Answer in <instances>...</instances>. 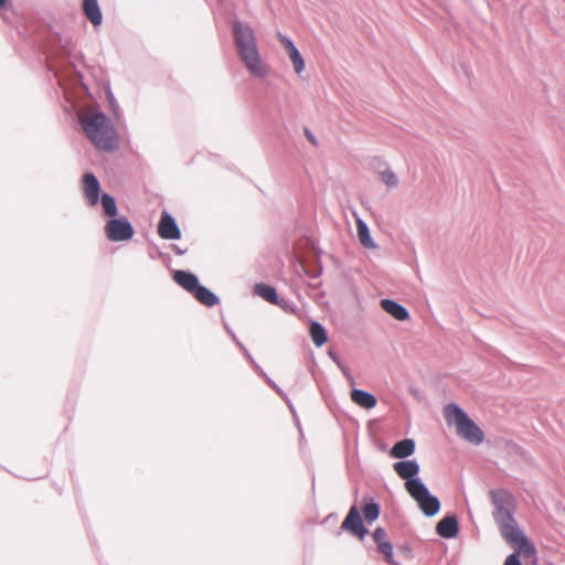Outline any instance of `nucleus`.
Instances as JSON below:
<instances>
[{"label":"nucleus","mask_w":565,"mask_h":565,"mask_svg":"<svg viewBox=\"0 0 565 565\" xmlns=\"http://www.w3.org/2000/svg\"><path fill=\"white\" fill-rule=\"evenodd\" d=\"M393 469L397 476L405 481L407 492L424 483L419 478L420 467L416 459L396 461L393 463Z\"/></svg>","instance_id":"nucleus-6"},{"label":"nucleus","mask_w":565,"mask_h":565,"mask_svg":"<svg viewBox=\"0 0 565 565\" xmlns=\"http://www.w3.org/2000/svg\"><path fill=\"white\" fill-rule=\"evenodd\" d=\"M280 302L282 303V306H280V307H281L284 310H286V311H287V310H288V308H289V303H288V301H287V300H285V299H280Z\"/></svg>","instance_id":"nucleus-35"},{"label":"nucleus","mask_w":565,"mask_h":565,"mask_svg":"<svg viewBox=\"0 0 565 565\" xmlns=\"http://www.w3.org/2000/svg\"><path fill=\"white\" fill-rule=\"evenodd\" d=\"M83 11L93 25L97 26L102 24L103 13L97 0H84Z\"/></svg>","instance_id":"nucleus-16"},{"label":"nucleus","mask_w":565,"mask_h":565,"mask_svg":"<svg viewBox=\"0 0 565 565\" xmlns=\"http://www.w3.org/2000/svg\"><path fill=\"white\" fill-rule=\"evenodd\" d=\"M260 374L266 379L267 383L287 402L290 411L294 413V406L289 401L288 396L286 395V393L271 379H269L264 371Z\"/></svg>","instance_id":"nucleus-26"},{"label":"nucleus","mask_w":565,"mask_h":565,"mask_svg":"<svg viewBox=\"0 0 565 565\" xmlns=\"http://www.w3.org/2000/svg\"><path fill=\"white\" fill-rule=\"evenodd\" d=\"M373 540L388 564L398 565L393 557V545L386 540V532L383 527L379 526L373 532Z\"/></svg>","instance_id":"nucleus-12"},{"label":"nucleus","mask_w":565,"mask_h":565,"mask_svg":"<svg viewBox=\"0 0 565 565\" xmlns=\"http://www.w3.org/2000/svg\"><path fill=\"white\" fill-rule=\"evenodd\" d=\"M356 230H358V236H359L360 243L364 247H366V248H375L376 247V245L371 236L370 228L363 220L359 218L356 221Z\"/></svg>","instance_id":"nucleus-20"},{"label":"nucleus","mask_w":565,"mask_h":565,"mask_svg":"<svg viewBox=\"0 0 565 565\" xmlns=\"http://www.w3.org/2000/svg\"><path fill=\"white\" fill-rule=\"evenodd\" d=\"M320 274H321V268H320L317 273H312V274L310 275V277H312V278H317V277H319V275H320Z\"/></svg>","instance_id":"nucleus-36"},{"label":"nucleus","mask_w":565,"mask_h":565,"mask_svg":"<svg viewBox=\"0 0 565 565\" xmlns=\"http://www.w3.org/2000/svg\"><path fill=\"white\" fill-rule=\"evenodd\" d=\"M242 352L244 353V355L248 359V361L254 365V367L259 372V373H263V370L262 367L254 361L253 356L250 355L249 351L247 350L246 347H244L242 349Z\"/></svg>","instance_id":"nucleus-29"},{"label":"nucleus","mask_w":565,"mask_h":565,"mask_svg":"<svg viewBox=\"0 0 565 565\" xmlns=\"http://www.w3.org/2000/svg\"><path fill=\"white\" fill-rule=\"evenodd\" d=\"M278 40L281 43V45L286 49L287 53H289L291 50L297 49L292 40H290L288 36L281 33H278Z\"/></svg>","instance_id":"nucleus-28"},{"label":"nucleus","mask_w":565,"mask_h":565,"mask_svg":"<svg viewBox=\"0 0 565 565\" xmlns=\"http://www.w3.org/2000/svg\"><path fill=\"white\" fill-rule=\"evenodd\" d=\"M408 494L417 502L418 508L427 518L436 515L440 510L439 499L431 494L425 483L408 491Z\"/></svg>","instance_id":"nucleus-5"},{"label":"nucleus","mask_w":565,"mask_h":565,"mask_svg":"<svg viewBox=\"0 0 565 565\" xmlns=\"http://www.w3.org/2000/svg\"><path fill=\"white\" fill-rule=\"evenodd\" d=\"M289 58L294 65L295 72L299 75L303 72L306 63L305 58L302 57L300 51L298 49L291 50L289 53Z\"/></svg>","instance_id":"nucleus-24"},{"label":"nucleus","mask_w":565,"mask_h":565,"mask_svg":"<svg viewBox=\"0 0 565 565\" xmlns=\"http://www.w3.org/2000/svg\"><path fill=\"white\" fill-rule=\"evenodd\" d=\"M234 45L238 57L254 77L264 78L269 67L262 61L254 30L246 23L235 20L232 23Z\"/></svg>","instance_id":"nucleus-2"},{"label":"nucleus","mask_w":565,"mask_h":565,"mask_svg":"<svg viewBox=\"0 0 565 565\" xmlns=\"http://www.w3.org/2000/svg\"><path fill=\"white\" fill-rule=\"evenodd\" d=\"M341 529L351 532L359 539H363L367 534L369 530L364 526L360 511L355 504L350 508L342 522Z\"/></svg>","instance_id":"nucleus-8"},{"label":"nucleus","mask_w":565,"mask_h":565,"mask_svg":"<svg viewBox=\"0 0 565 565\" xmlns=\"http://www.w3.org/2000/svg\"><path fill=\"white\" fill-rule=\"evenodd\" d=\"M363 514L369 523L376 521L381 514V507L372 498H364Z\"/></svg>","instance_id":"nucleus-22"},{"label":"nucleus","mask_w":565,"mask_h":565,"mask_svg":"<svg viewBox=\"0 0 565 565\" xmlns=\"http://www.w3.org/2000/svg\"><path fill=\"white\" fill-rule=\"evenodd\" d=\"M493 505L492 516L500 530L501 536L518 552H523V556L533 557L536 555L534 544L526 537L519 527L514 518L516 511V501L513 494L502 488L492 489L489 492Z\"/></svg>","instance_id":"nucleus-1"},{"label":"nucleus","mask_w":565,"mask_h":565,"mask_svg":"<svg viewBox=\"0 0 565 565\" xmlns=\"http://www.w3.org/2000/svg\"><path fill=\"white\" fill-rule=\"evenodd\" d=\"M310 337L316 347L320 348L328 341V334L324 327L318 322L310 323Z\"/></svg>","instance_id":"nucleus-21"},{"label":"nucleus","mask_w":565,"mask_h":565,"mask_svg":"<svg viewBox=\"0 0 565 565\" xmlns=\"http://www.w3.org/2000/svg\"><path fill=\"white\" fill-rule=\"evenodd\" d=\"M381 308L398 321H406L411 317L405 306L392 299H382Z\"/></svg>","instance_id":"nucleus-13"},{"label":"nucleus","mask_w":565,"mask_h":565,"mask_svg":"<svg viewBox=\"0 0 565 565\" xmlns=\"http://www.w3.org/2000/svg\"><path fill=\"white\" fill-rule=\"evenodd\" d=\"M416 449L414 439L405 438L402 439L391 448L390 456L396 459H406L411 457Z\"/></svg>","instance_id":"nucleus-15"},{"label":"nucleus","mask_w":565,"mask_h":565,"mask_svg":"<svg viewBox=\"0 0 565 565\" xmlns=\"http://www.w3.org/2000/svg\"><path fill=\"white\" fill-rule=\"evenodd\" d=\"M192 296L202 305L206 307H214L220 302V298L209 288L199 284V288H196Z\"/></svg>","instance_id":"nucleus-19"},{"label":"nucleus","mask_w":565,"mask_h":565,"mask_svg":"<svg viewBox=\"0 0 565 565\" xmlns=\"http://www.w3.org/2000/svg\"><path fill=\"white\" fill-rule=\"evenodd\" d=\"M237 347L242 350L245 345L239 341V342L237 343Z\"/></svg>","instance_id":"nucleus-41"},{"label":"nucleus","mask_w":565,"mask_h":565,"mask_svg":"<svg viewBox=\"0 0 565 565\" xmlns=\"http://www.w3.org/2000/svg\"><path fill=\"white\" fill-rule=\"evenodd\" d=\"M242 352L244 353V355L248 359V361L254 365V367L259 372V373H263V370L262 367L254 361L253 356L250 355L249 351L247 350L246 347H244L242 349Z\"/></svg>","instance_id":"nucleus-31"},{"label":"nucleus","mask_w":565,"mask_h":565,"mask_svg":"<svg viewBox=\"0 0 565 565\" xmlns=\"http://www.w3.org/2000/svg\"><path fill=\"white\" fill-rule=\"evenodd\" d=\"M351 399L358 404L359 406L371 409L376 406L377 399L376 397L364 390L353 388L351 392Z\"/></svg>","instance_id":"nucleus-17"},{"label":"nucleus","mask_w":565,"mask_h":565,"mask_svg":"<svg viewBox=\"0 0 565 565\" xmlns=\"http://www.w3.org/2000/svg\"><path fill=\"white\" fill-rule=\"evenodd\" d=\"M233 340L235 341V343L237 344L239 342V340L237 339V337L233 333V332H230Z\"/></svg>","instance_id":"nucleus-37"},{"label":"nucleus","mask_w":565,"mask_h":565,"mask_svg":"<svg viewBox=\"0 0 565 565\" xmlns=\"http://www.w3.org/2000/svg\"><path fill=\"white\" fill-rule=\"evenodd\" d=\"M109 100L111 104H114V102H115V98H114V95L111 94V92H109Z\"/></svg>","instance_id":"nucleus-40"},{"label":"nucleus","mask_w":565,"mask_h":565,"mask_svg":"<svg viewBox=\"0 0 565 565\" xmlns=\"http://www.w3.org/2000/svg\"><path fill=\"white\" fill-rule=\"evenodd\" d=\"M254 292L269 303L282 306L276 288L270 285L263 282L256 284L254 287Z\"/></svg>","instance_id":"nucleus-18"},{"label":"nucleus","mask_w":565,"mask_h":565,"mask_svg":"<svg viewBox=\"0 0 565 565\" xmlns=\"http://www.w3.org/2000/svg\"><path fill=\"white\" fill-rule=\"evenodd\" d=\"M173 279L174 281L181 286L183 289H185L191 295L193 291L199 288V278L191 271L186 270H175L173 273Z\"/></svg>","instance_id":"nucleus-14"},{"label":"nucleus","mask_w":565,"mask_h":565,"mask_svg":"<svg viewBox=\"0 0 565 565\" xmlns=\"http://www.w3.org/2000/svg\"><path fill=\"white\" fill-rule=\"evenodd\" d=\"M84 193L89 205L95 206L100 198V183L97 177L92 172H86L83 175Z\"/></svg>","instance_id":"nucleus-10"},{"label":"nucleus","mask_w":565,"mask_h":565,"mask_svg":"<svg viewBox=\"0 0 565 565\" xmlns=\"http://www.w3.org/2000/svg\"><path fill=\"white\" fill-rule=\"evenodd\" d=\"M175 252L177 254H183V250H181L180 248H177Z\"/></svg>","instance_id":"nucleus-42"},{"label":"nucleus","mask_w":565,"mask_h":565,"mask_svg":"<svg viewBox=\"0 0 565 565\" xmlns=\"http://www.w3.org/2000/svg\"><path fill=\"white\" fill-rule=\"evenodd\" d=\"M436 533L444 539H454L459 533V522L456 514L445 515L436 525Z\"/></svg>","instance_id":"nucleus-11"},{"label":"nucleus","mask_w":565,"mask_h":565,"mask_svg":"<svg viewBox=\"0 0 565 565\" xmlns=\"http://www.w3.org/2000/svg\"><path fill=\"white\" fill-rule=\"evenodd\" d=\"M341 371L343 372V374L348 377V380L353 384L354 383V379L353 376L350 374V371L347 366L342 365L340 366Z\"/></svg>","instance_id":"nucleus-34"},{"label":"nucleus","mask_w":565,"mask_h":565,"mask_svg":"<svg viewBox=\"0 0 565 565\" xmlns=\"http://www.w3.org/2000/svg\"><path fill=\"white\" fill-rule=\"evenodd\" d=\"M381 181L390 189L398 185V179L390 168L381 172Z\"/></svg>","instance_id":"nucleus-25"},{"label":"nucleus","mask_w":565,"mask_h":565,"mask_svg":"<svg viewBox=\"0 0 565 565\" xmlns=\"http://www.w3.org/2000/svg\"><path fill=\"white\" fill-rule=\"evenodd\" d=\"M87 138L102 150H113L117 136L111 121L103 111L93 113L81 120Z\"/></svg>","instance_id":"nucleus-3"},{"label":"nucleus","mask_w":565,"mask_h":565,"mask_svg":"<svg viewBox=\"0 0 565 565\" xmlns=\"http://www.w3.org/2000/svg\"><path fill=\"white\" fill-rule=\"evenodd\" d=\"M514 550V553H511L510 555L507 556L503 565H522L520 554H523V552H518L516 548Z\"/></svg>","instance_id":"nucleus-27"},{"label":"nucleus","mask_w":565,"mask_h":565,"mask_svg":"<svg viewBox=\"0 0 565 565\" xmlns=\"http://www.w3.org/2000/svg\"><path fill=\"white\" fill-rule=\"evenodd\" d=\"M99 201L106 215H108L110 218L117 216L118 207L116 200L113 195L108 193H103L99 198Z\"/></svg>","instance_id":"nucleus-23"},{"label":"nucleus","mask_w":565,"mask_h":565,"mask_svg":"<svg viewBox=\"0 0 565 565\" xmlns=\"http://www.w3.org/2000/svg\"><path fill=\"white\" fill-rule=\"evenodd\" d=\"M8 0H0V9L4 8Z\"/></svg>","instance_id":"nucleus-39"},{"label":"nucleus","mask_w":565,"mask_h":565,"mask_svg":"<svg viewBox=\"0 0 565 565\" xmlns=\"http://www.w3.org/2000/svg\"><path fill=\"white\" fill-rule=\"evenodd\" d=\"M444 415L449 425L456 424L457 435L459 437L475 446L483 443L484 434L482 429L459 405L455 403L447 404L444 409Z\"/></svg>","instance_id":"nucleus-4"},{"label":"nucleus","mask_w":565,"mask_h":565,"mask_svg":"<svg viewBox=\"0 0 565 565\" xmlns=\"http://www.w3.org/2000/svg\"><path fill=\"white\" fill-rule=\"evenodd\" d=\"M329 356L332 359V361L338 365V367L342 366L343 363L340 360V358L332 351H329Z\"/></svg>","instance_id":"nucleus-33"},{"label":"nucleus","mask_w":565,"mask_h":565,"mask_svg":"<svg viewBox=\"0 0 565 565\" xmlns=\"http://www.w3.org/2000/svg\"><path fill=\"white\" fill-rule=\"evenodd\" d=\"M105 234L111 242L129 241L135 235V228L127 216H115L106 223Z\"/></svg>","instance_id":"nucleus-7"},{"label":"nucleus","mask_w":565,"mask_h":565,"mask_svg":"<svg viewBox=\"0 0 565 565\" xmlns=\"http://www.w3.org/2000/svg\"><path fill=\"white\" fill-rule=\"evenodd\" d=\"M158 234L163 239H179L181 230L175 218L167 211H163L158 224Z\"/></svg>","instance_id":"nucleus-9"},{"label":"nucleus","mask_w":565,"mask_h":565,"mask_svg":"<svg viewBox=\"0 0 565 565\" xmlns=\"http://www.w3.org/2000/svg\"><path fill=\"white\" fill-rule=\"evenodd\" d=\"M242 352L244 353V355L248 359V361L254 365V367L259 372V373H263V370L262 367L254 361L253 356L250 355L249 351L247 350L246 347H244L242 349Z\"/></svg>","instance_id":"nucleus-30"},{"label":"nucleus","mask_w":565,"mask_h":565,"mask_svg":"<svg viewBox=\"0 0 565 565\" xmlns=\"http://www.w3.org/2000/svg\"><path fill=\"white\" fill-rule=\"evenodd\" d=\"M305 136L310 143H312L313 146H318V140L310 129L305 128Z\"/></svg>","instance_id":"nucleus-32"},{"label":"nucleus","mask_w":565,"mask_h":565,"mask_svg":"<svg viewBox=\"0 0 565 565\" xmlns=\"http://www.w3.org/2000/svg\"><path fill=\"white\" fill-rule=\"evenodd\" d=\"M233 340L235 341V343L237 344L239 342V340L237 339V337L233 333V332H230Z\"/></svg>","instance_id":"nucleus-38"}]
</instances>
